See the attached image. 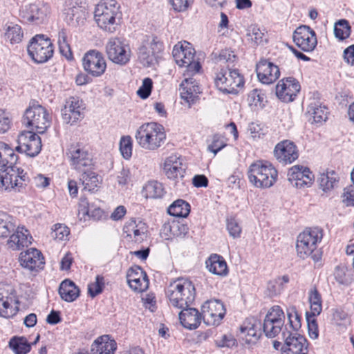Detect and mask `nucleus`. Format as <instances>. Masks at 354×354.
Listing matches in <instances>:
<instances>
[{
	"label": "nucleus",
	"mask_w": 354,
	"mask_h": 354,
	"mask_svg": "<svg viewBox=\"0 0 354 354\" xmlns=\"http://www.w3.org/2000/svg\"><path fill=\"white\" fill-rule=\"evenodd\" d=\"M212 55V59L216 62L227 63L229 66L230 64H233L236 59V56L234 52L230 49L222 50L218 54L213 53Z\"/></svg>",
	"instance_id": "nucleus-48"
},
{
	"label": "nucleus",
	"mask_w": 354,
	"mask_h": 354,
	"mask_svg": "<svg viewBox=\"0 0 354 354\" xmlns=\"http://www.w3.org/2000/svg\"><path fill=\"white\" fill-rule=\"evenodd\" d=\"M292 38L295 44L305 52L313 51L317 44L315 32L306 25L297 28L293 32Z\"/></svg>",
	"instance_id": "nucleus-21"
},
{
	"label": "nucleus",
	"mask_w": 354,
	"mask_h": 354,
	"mask_svg": "<svg viewBox=\"0 0 354 354\" xmlns=\"http://www.w3.org/2000/svg\"><path fill=\"white\" fill-rule=\"evenodd\" d=\"M84 109L83 101L76 97H71L66 100L61 110L62 118L64 123L73 125L84 118Z\"/></svg>",
	"instance_id": "nucleus-22"
},
{
	"label": "nucleus",
	"mask_w": 354,
	"mask_h": 354,
	"mask_svg": "<svg viewBox=\"0 0 354 354\" xmlns=\"http://www.w3.org/2000/svg\"><path fill=\"white\" fill-rule=\"evenodd\" d=\"M82 204L81 205L84 206L86 209V214L92 218H93L95 220H99L100 219L103 214L104 212L103 210L100 208H93V206H91L88 202L86 201V198H82L81 199Z\"/></svg>",
	"instance_id": "nucleus-55"
},
{
	"label": "nucleus",
	"mask_w": 354,
	"mask_h": 354,
	"mask_svg": "<svg viewBox=\"0 0 354 354\" xmlns=\"http://www.w3.org/2000/svg\"><path fill=\"white\" fill-rule=\"evenodd\" d=\"M162 43L155 36L147 35L138 49V59L145 67H149L157 62L158 54L162 51Z\"/></svg>",
	"instance_id": "nucleus-10"
},
{
	"label": "nucleus",
	"mask_w": 354,
	"mask_h": 354,
	"mask_svg": "<svg viewBox=\"0 0 354 354\" xmlns=\"http://www.w3.org/2000/svg\"><path fill=\"white\" fill-rule=\"evenodd\" d=\"M249 181L254 187L266 189L277 181L278 172L272 165L264 160H258L250 165L248 171Z\"/></svg>",
	"instance_id": "nucleus-6"
},
{
	"label": "nucleus",
	"mask_w": 354,
	"mask_h": 354,
	"mask_svg": "<svg viewBox=\"0 0 354 354\" xmlns=\"http://www.w3.org/2000/svg\"><path fill=\"white\" fill-rule=\"evenodd\" d=\"M300 84L294 77H289L280 80L276 86V94L283 102H290L300 91Z\"/></svg>",
	"instance_id": "nucleus-23"
},
{
	"label": "nucleus",
	"mask_w": 354,
	"mask_h": 354,
	"mask_svg": "<svg viewBox=\"0 0 354 354\" xmlns=\"http://www.w3.org/2000/svg\"><path fill=\"white\" fill-rule=\"evenodd\" d=\"M21 265L30 270L41 269L45 264L44 258L40 251L30 248L20 254Z\"/></svg>",
	"instance_id": "nucleus-27"
},
{
	"label": "nucleus",
	"mask_w": 354,
	"mask_h": 354,
	"mask_svg": "<svg viewBox=\"0 0 354 354\" xmlns=\"http://www.w3.org/2000/svg\"><path fill=\"white\" fill-rule=\"evenodd\" d=\"M287 316L289 320L290 327L295 331L298 330L301 326V319L295 307L288 310Z\"/></svg>",
	"instance_id": "nucleus-54"
},
{
	"label": "nucleus",
	"mask_w": 354,
	"mask_h": 354,
	"mask_svg": "<svg viewBox=\"0 0 354 354\" xmlns=\"http://www.w3.org/2000/svg\"><path fill=\"white\" fill-rule=\"evenodd\" d=\"M180 309L179 319L181 324L189 330L197 328L203 318L202 312L200 313L196 308L189 306Z\"/></svg>",
	"instance_id": "nucleus-28"
},
{
	"label": "nucleus",
	"mask_w": 354,
	"mask_h": 354,
	"mask_svg": "<svg viewBox=\"0 0 354 354\" xmlns=\"http://www.w3.org/2000/svg\"><path fill=\"white\" fill-rule=\"evenodd\" d=\"M185 83L180 84V97L189 104L194 101L195 95L194 93L199 91L198 86H186Z\"/></svg>",
	"instance_id": "nucleus-49"
},
{
	"label": "nucleus",
	"mask_w": 354,
	"mask_h": 354,
	"mask_svg": "<svg viewBox=\"0 0 354 354\" xmlns=\"http://www.w3.org/2000/svg\"><path fill=\"white\" fill-rule=\"evenodd\" d=\"M288 176L290 181L295 180V185L297 187L308 185L313 179L310 169L299 165L292 167L288 171Z\"/></svg>",
	"instance_id": "nucleus-30"
},
{
	"label": "nucleus",
	"mask_w": 354,
	"mask_h": 354,
	"mask_svg": "<svg viewBox=\"0 0 354 354\" xmlns=\"http://www.w3.org/2000/svg\"><path fill=\"white\" fill-rule=\"evenodd\" d=\"M104 286V279L101 275H97L95 277V281L91 283L88 286V292L91 297H95L100 294Z\"/></svg>",
	"instance_id": "nucleus-51"
},
{
	"label": "nucleus",
	"mask_w": 354,
	"mask_h": 354,
	"mask_svg": "<svg viewBox=\"0 0 354 354\" xmlns=\"http://www.w3.org/2000/svg\"><path fill=\"white\" fill-rule=\"evenodd\" d=\"M94 18L98 26L113 32L118 26L117 19H121L120 5L115 0H101L94 11Z\"/></svg>",
	"instance_id": "nucleus-5"
},
{
	"label": "nucleus",
	"mask_w": 354,
	"mask_h": 354,
	"mask_svg": "<svg viewBox=\"0 0 354 354\" xmlns=\"http://www.w3.org/2000/svg\"><path fill=\"white\" fill-rule=\"evenodd\" d=\"M120 151L124 159H129L132 156V140L129 136H123L120 142Z\"/></svg>",
	"instance_id": "nucleus-50"
},
{
	"label": "nucleus",
	"mask_w": 354,
	"mask_h": 354,
	"mask_svg": "<svg viewBox=\"0 0 354 354\" xmlns=\"http://www.w3.org/2000/svg\"><path fill=\"white\" fill-rule=\"evenodd\" d=\"M179 158L176 156H170L167 158L164 165V170L168 178L177 180L182 179L185 172V168Z\"/></svg>",
	"instance_id": "nucleus-31"
},
{
	"label": "nucleus",
	"mask_w": 354,
	"mask_h": 354,
	"mask_svg": "<svg viewBox=\"0 0 354 354\" xmlns=\"http://www.w3.org/2000/svg\"><path fill=\"white\" fill-rule=\"evenodd\" d=\"M308 301L310 305V311H307L308 314L319 315L322 310V299L321 295L315 287L310 290Z\"/></svg>",
	"instance_id": "nucleus-42"
},
{
	"label": "nucleus",
	"mask_w": 354,
	"mask_h": 354,
	"mask_svg": "<svg viewBox=\"0 0 354 354\" xmlns=\"http://www.w3.org/2000/svg\"><path fill=\"white\" fill-rule=\"evenodd\" d=\"M123 230L128 236L131 237L132 234H133V239L136 242L142 241L143 236L147 232L145 224L142 222H139L137 224L135 219H131L127 222Z\"/></svg>",
	"instance_id": "nucleus-35"
},
{
	"label": "nucleus",
	"mask_w": 354,
	"mask_h": 354,
	"mask_svg": "<svg viewBox=\"0 0 354 354\" xmlns=\"http://www.w3.org/2000/svg\"><path fill=\"white\" fill-rule=\"evenodd\" d=\"M167 212L175 217L185 218L190 212V205L185 201L178 199L170 205Z\"/></svg>",
	"instance_id": "nucleus-39"
},
{
	"label": "nucleus",
	"mask_w": 354,
	"mask_h": 354,
	"mask_svg": "<svg viewBox=\"0 0 354 354\" xmlns=\"http://www.w3.org/2000/svg\"><path fill=\"white\" fill-rule=\"evenodd\" d=\"M9 346L15 354H26L30 351L31 345L24 337H14L9 342Z\"/></svg>",
	"instance_id": "nucleus-43"
},
{
	"label": "nucleus",
	"mask_w": 354,
	"mask_h": 354,
	"mask_svg": "<svg viewBox=\"0 0 354 354\" xmlns=\"http://www.w3.org/2000/svg\"><path fill=\"white\" fill-rule=\"evenodd\" d=\"M322 230L313 227L305 230L297 236L296 249L298 256L304 259L310 257L315 262L321 259V253L317 250V243L322 239Z\"/></svg>",
	"instance_id": "nucleus-4"
},
{
	"label": "nucleus",
	"mask_w": 354,
	"mask_h": 354,
	"mask_svg": "<svg viewBox=\"0 0 354 354\" xmlns=\"http://www.w3.org/2000/svg\"><path fill=\"white\" fill-rule=\"evenodd\" d=\"M334 34L339 40L348 38L351 34V26L347 20L341 19L335 24Z\"/></svg>",
	"instance_id": "nucleus-45"
},
{
	"label": "nucleus",
	"mask_w": 354,
	"mask_h": 354,
	"mask_svg": "<svg viewBox=\"0 0 354 354\" xmlns=\"http://www.w3.org/2000/svg\"><path fill=\"white\" fill-rule=\"evenodd\" d=\"M58 45L60 53L68 60H71L73 59V53L67 41L66 34L63 30L59 32Z\"/></svg>",
	"instance_id": "nucleus-47"
},
{
	"label": "nucleus",
	"mask_w": 354,
	"mask_h": 354,
	"mask_svg": "<svg viewBox=\"0 0 354 354\" xmlns=\"http://www.w3.org/2000/svg\"><path fill=\"white\" fill-rule=\"evenodd\" d=\"M28 182L27 173L16 166L0 171V191L21 192Z\"/></svg>",
	"instance_id": "nucleus-9"
},
{
	"label": "nucleus",
	"mask_w": 354,
	"mask_h": 354,
	"mask_svg": "<svg viewBox=\"0 0 354 354\" xmlns=\"http://www.w3.org/2000/svg\"><path fill=\"white\" fill-rule=\"evenodd\" d=\"M127 280L130 288L136 292H143L149 287V283L147 273L138 266L128 270Z\"/></svg>",
	"instance_id": "nucleus-25"
},
{
	"label": "nucleus",
	"mask_w": 354,
	"mask_h": 354,
	"mask_svg": "<svg viewBox=\"0 0 354 354\" xmlns=\"http://www.w3.org/2000/svg\"><path fill=\"white\" fill-rule=\"evenodd\" d=\"M50 13V6L47 3L41 5L29 3L23 6L19 11V16L27 23L41 24L45 21Z\"/></svg>",
	"instance_id": "nucleus-15"
},
{
	"label": "nucleus",
	"mask_w": 354,
	"mask_h": 354,
	"mask_svg": "<svg viewBox=\"0 0 354 354\" xmlns=\"http://www.w3.org/2000/svg\"><path fill=\"white\" fill-rule=\"evenodd\" d=\"M82 64L84 71L95 77L102 76L106 68V63L102 53L97 50L88 51L83 57Z\"/></svg>",
	"instance_id": "nucleus-19"
},
{
	"label": "nucleus",
	"mask_w": 354,
	"mask_h": 354,
	"mask_svg": "<svg viewBox=\"0 0 354 354\" xmlns=\"http://www.w3.org/2000/svg\"><path fill=\"white\" fill-rule=\"evenodd\" d=\"M263 94L260 90L254 89L250 92L248 96V102L250 106H254L255 107L263 106Z\"/></svg>",
	"instance_id": "nucleus-53"
},
{
	"label": "nucleus",
	"mask_w": 354,
	"mask_h": 354,
	"mask_svg": "<svg viewBox=\"0 0 354 354\" xmlns=\"http://www.w3.org/2000/svg\"><path fill=\"white\" fill-rule=\"evenodd\" d=\"M142 192L147 198H160L165 193L162 184L156 180L148 182L143 187Z\"/></svg>",
	"instance_id": "nucleus-41"
},
{
	"label": "nucleus",
	"mask_w": 354,
	"mask_h": 354,
	"mask_svg": "<svg viewBox=\"0 0 354 354\" xmlns=\"http://www.w3.org/2000/svg\"><path fill=\"white\" fill-rule=\"evenodd\" d=\"M227 229L230 235L233 238L240 236L241 227L234 218H230L227 219Z\"/></svg>",
	"instance_id": "nucleus-58"
},
{
	"label": "nucleus",
	"mask_w": 354,
	"mask_h": 354,
	"mask_svg": "<svg viewBox=\"0 0 354 354\" xmlns=\"http://www.w3.org/2000/svg\"><path fill=\"white\" fill-rule=\"evenodd\" d=\"M284 344L281 348V354H307L306 339L297 333L288 330L287 326L282 330Z\"/></svg>",
	"instance_id": "nucleus-13"
},
{
	"label": "nucleus",
	"mask_w": 354,
	"mask_h": 354,
	"mask_svg": "<svg viewBox=\"0 0 354 354\" xmlns=\"http://www.w3.org/2000/svg\"><path fill=\"white\" fill-rule=\"evenodd\" d=\"M90 169L91 168H87L83 170L80 179L84 185V189L94 192L101 183V180L99 179L98 176L95 172Z\"/></svg>",
	"instance_id": "nucleus-36"
},
{
	"label": "nucleus",
	"mask_w": 354,
	"mask_h": 354,
	"mask_svg": "<svg viewBox=\"0 0 354 354\" xmlns=\"http://www.w3.org/2000/svg\"><path fill=\"white\" fill-rule=\"evenodd\" d=\"M216 344L218 347H232L236 346V340L232 335H223L220 340H216Z\"/></svg>",
	"instance_id": "nucleus-63"
},
{
	"label": "nucleus",
	"mask_w": 354,
	"mask_h": 354,
	"mask_svg": "<svg viewBox=\"0 0 354 354\" xmlns=\"http://www.w3.org/2000/svg\"><path fill=\"white\" fill-rule=\"evenodd\" d=\"M289 282V277L283 275V277H278L274 280V285L272 286L273 293L274 295L279 294L283 289L284 284Z\"/></svg>",
	"instance_id": "nucleus-64"
},
{
	"label": "nucleus",
	"mask_w": 354,
	"mask_h": 354,
	"mask_svg": "<svg viewBox=\"0 0 354 354\" xmlns=\"http://www.w3.org/2000/svg\"><path fill=\"white\" fill-rule=\"evenodd\" d=\"M169 2L174 10L184 12L194 3V0H169Z\"/></svg>",
	"instance_id": "nucleus-61"
},
{
	"label": "nucleus",
	"mask_w": 354,
	"mask_h": 354,
	"mask_svg": "<svg viewBox=\"0 0 354 354\" xmlns=\"http://www.w3.org/2000/svg\"><path fill=\"white\" fill-rule=\"evenodd\" d=\"M284 313L280 306H273L266 315L263 330L268 337H274L283 329Z\"/></svg>",
	"instance_id": "nucleus-20"
},
{
	"label": "nucleus",
	"mask_w": 354,
	"mask_h": 354,
	"mask_svg": "<svg viewBox=\"0 0 354 354\" xmlns=\"http://www.w3.org/2000/svg\"><path fill=\"white\" fill-rule=\"evenodd\" d=\"M172 54L176 63L180 67H186L187 71L192 74L198 73L201 69L200 63L194 60L193 48L176 44L173 48Z\"/></svg>",
	"instance_id": "nucleus-16"
},
{
	"label": "nucleus",
	"mask_w": 354,
	"mask_h": 354,
	"mask_svg": "<svg viewBox=\"0 0 354 354\" xmlns=\"http://www.w3.org/2000/svg\"><path fill=\"white\" fill-rule=\"evenodd\" d=\"M317 315H312L306 313V319L307 322V326L308 335L311 339H315L319 336L318 325L315 318Z\"/></svg>",
	"instance_id": "nucleus-52"
},
{
	"label": "nucleus",
	"mask_w": 354,
	"mask_h": 354,
	"mask_svg": "<svg viewBox=\"0 0 354 354\" xmlns=\"http://www.w3.org/2000/svg\"><path fill=\"white\" fill-rule=\"evenodd\" d=\"M307 113L313 116L315 122L319 123L327 119L328 109L319 102L315 101L308 106Z\"/></svg>",
	"instance_id": "nucleus-38"
},
{
	"label": "nucleus",
	"mask_w": 354,
	"mask_h": 354,
	"mask_svg": "<svg viewBox=\"0 0 354 354\" xmlns=\"http://www.w3.org/2000/svg\"><path fill=\"white\" fill-rule=\"evenodd\" d=\"M318 182L320 187L324 192H328L332 189L335 185L337 183L335 177V172L334 171L323 173L319 175Z\"/></svg>",
	"instance_id": "nucleus-44"
},
{
	"label": "nucleus",
	"mask_w": 354,
	"mask_h": 354,
	"mask_svg": "<svg viewBox=\"0 0 354 354\" xmlns=\"http://www.w3.org/2000/svg\"><path fill=\"white\" fill-rule=\"evenodd\" d=\"M274 154L279 162L284 164L291 163L298 158L297 147L290 140L278 143L275 146Z\"/></svg>",
	"instance_id": "nucleus-26"
},
{
	"label": "nucleus",
	"mask_w": 354,
	"mask_h": 354,
	"mask_svg": "<svg viewBox=\"0 0 354 354\" xmlns=\"http://www.w3.org/2000/svg\"><path fill=\"white\" fill-rule=\"evenodd\" d=\"M66 20L69 25L77 26L84 24L86 15L84 8L81 6L69 8L66 12Z\"/></svg>",
	"instance_id": "nucleus-37"
},
{
	"label": "nucleus",
	"mask_w": 354,
	"mask_h": 354,
	"mask_svg": "<svg viewBox=\"0 0 354 354\" xmlns=\"http://www.w3.org/2000/svg\"><path fill=\"white\" fill-rule=\"evenodd\" d=\"M206 267L214 274L225 276L227 274V263L223 257L214 254L206 261Z\"/></svg>",
	"instance_id": "nucleus-32"
},
{
	"label": "nucleus",
	"mask_w": 354,
	"mask_h": 354,
	"mask_svg": "<svg viewBox=\"0 0 354 354\" xmlns=\"http://www.w3.org/2000/svg\"><path fill=\"white\" fill-rule=\"evenodd\" d=\"M342 202L346 206H354V185H350L344 188Z\"/></svg>",
	"instance_id": "nucleus-60"
},
{
	"label": "nucleus",
	"mask_w": 354,
	"mask_h": 354,
	"mask_svg": "<svg viewBox=\"0 0 354 354\" xmlns=\"http://www.w3.org/2000/svg\"><path fill=\"white\" fill-rule=\"evenodd\" d=\"M135 138L141 148L154 151L163 145L166 134L162 125L156 122H148L143 124L137 129Z\"/></svg>",
	"instance_id": "nucleus-3"
},
{
	"label": "nucleus",
	"mask_w": 354,
	"mask_h": 354,
	"mask_svg": "<svg viewBox=\"0 0 354 354\" xmlns=\"http://www.w3.org/2000/svg\"><path fill=\"white\" fill-rule=\"evenodd\" d=\"M22 123L30 128L32 131L35 130L37 133L41 134L50 127V118L46 108L34 101L26 109L22 118Z\"/></svg>",
	"instance_id": "nucleus-7"
},
{
	"label": "nucleus",
	"mask_w": 354,
	"mask_h": 354,
	"mask_svg": "<svg viewBox=\"0 0 354 354\" xmlns=\"http://www.w3.org/2000/svg\"><path fill=\"white\" fill-rule=\"evenodd\" d=\"M5 37L12 44L20 42L23 37L21 26L11 23L6 28Z\"/></svg>",
	"instance_id": "nucleus-46"
},
{
	"label": "nucleus",
	"mask_w": 354,
	"mask_h": 354,
	"mask_svg": "<svg viewBox=\"0 0 354 354\" xmlns=\"http://www.w3.org/2000/svg\"><path fill=\"white\" fill-rule=\"evenodd\" d=\"M247 37L248 39L259 44L263 41L264 33L256 26H252L248 30Z\"/></svg>",
	"instance_id": "nucleus-57"
},
{
	"label": "nucleus",
	"mask_w": 354,
	"mask_h": 354,
	"mask_svg": "<svg viewBox=\"0 0 354 354\" xmlns=\"http://www.w3.org/2000/svg\"><path fill=\"white\" fill-rule=\"evenodd\" d=\"M11 120L8 113L0 109V133H4L10 128Z\"/></svg>",
	"instance_id": "nucleus-62"
},
{
	"label": "nucleus",
	"mask_w": 354,
	"mask_h": 354,
	"mask_svg": "<svg viewBox=\"0 0 354 354\" xmlns=\"http://www.w3.org/2000/svg\"><path fill=\"white\" fill-rule=\"evenodd\" d=\"M117 348L116 342L109 335L97 337L91 344V354H114Z\"/></svg>",
	"instance_id": "nucleus-29"
},
{
	"label": "nucleus",
	"mask_w": 354,
	"mask_h": 354,
	"mask_svg": "<svg viewBox=\"0 0 354 354\" xmlns=\"http://www.w3.org/2000/svg\"><path fill=\"white\" fill-rule=\"evenodd\" d=\"M153 87L152 80L149 77H146L142 81V86L137 91V94L142 99H147L151 94Z\"/></svg>",
	"instance_id": "nucleus-56"
},
{
	"label": "nucleus",
	"mask_w": 354,
	"mask_h": 354,
	"mask_svg": "<svg viewBox=\"0 0 354 354\" xmlns=\"http://www.w3.org/2000/svg\"><path fill=\"white\" fill-rule=\"evenodd\" d=\"M80 292L78 287L69 279L63 281L59 288L61 298L67 302L75 301L79 297Z\"/></svg>",
	"instance_id": "nucleus-33"
},
{
	"label": "nucleus",
	"mask_w": 354,
	"mask_h": 354,
	"mask_svg": "<svg viewBox=\"0 0 354 354\" xmlns=\"http://www.w3.org/2000/svg\"><path fill=\"white\" fill-rule=\"evenodd\" d=\"M256 72L261 82L270 84L280 75L279 67L267 59H261L256 65Z\"/></svg>",
	"instance_id": "nucleus-24"
},
{
	"label": "nucleus",
	"mask_w": 354,
	"mask_h": 354,
	"mask_svg": "<svg viewBox=\"0 0 354 354\" xmlns=\"http://www.w3.org/2000/svg\"><path fill=\"white\" fill-rule=\"evenodd\" d=\"M17 160L18 156L14 149L8 145L0 142V167H15Z\"/></svg>",
	"instance_id": "nucleus-34"
},
{
	"label": "nucleus",
	"mask_w": 354,
	"mask_h": 354,
	"mask_svg": "<svg viewBox=\"0 0 354 354\" xmlns=\"http://www.w3.org/2000/svg\"><path fill=\"white\" fill-rule=\"evenodd\" d=\"M260 326L261 324L257 319L254 317L248 318L240 326V333L245 334V336L253 337L257 340L261 335V333L257 329Z\"/></svg>",
	"instance_id": "nucleus-40"
},
{
	"label": "nucleus",
	"mask_w": 354,
	"mask_h": 354,
	"mask_svg": "<svg viewBox=\"0 0 354 354\" xmlns=\"http://www.w3.org/2000/svg\"><path fill=\"white\" fill-rule=\"evenodd\" d=\"M28 53L36 63H44L53 55V46L50 39L44 35H37L28 46Z\"/></svg>",
	"instance_id": "nucleus-11"
},
{
	"label": "nucleus",
	"mask_w": 354,
	"mask_h": 354,
	"mask_svg": "<svg viewBox=\"0 0 354 354\" xmlns=\"http://www.w3.org/2000/svg\"><path fill=\"white\" fill-rule=\"evenodd\" d=\"M169 304L176 308L190 306L196 297L193 283L187 279L178 278L171 282L166 290Z\"/></svg>",
	"instance_id": "nucleus-2"
},
{
	"label": "nucleus",
	"mask_w": 354,
	"mask_h": 354,
	"mask_svg": "<svg viewBox=\"0 0 354 354\" xmlns=\"http://www.w3.org/2000/svg\"><path fill=\"white\" fill-rule=\"evenodd\" d=\"M203 319L209 326H218L225 315V308L218 299L206 301L201 306Z\"/></svg>",
	"instance_id": "nucleus-17"
},
{
	"label": "nucleus",
	"mask_w": 354,
	"mask_h": 354,
	"mask_svg": "<svg viewBox=\"0 0 354 354\" xmlns=\"http://www.w3.org/2000/svg\"><path fill=\"white\" fill-rule=\"evenodd\" d=\"M225 144L221 139V136L218 134H215L212 137V142L210 145H208V151L214 153L216 155L219 151H221L223 148H224Z\"/></svg>",
	"instance_id": "nucleus-59"
},
{
	"label": "nucleus",
	"mask_w": 354,
	"mask_h": 354,
	"mask_svg": "<svg viewBox=\"0 0 354 354\" xmlns=\"http://www.w3.org/2000/svg\"><path fill=\"white\" fill-rule=\"evenodd\" d=\"M105 48L107 57L112 62L123 66L129 62L131 55V49L123 39L110 38Z\"/></svg>",
	"instance_id": "nucleus-12"
},
{
	"label": "nucleus",
	"mask_w": 354,
	"mask_h": 354,
	"mask_svg": "<svg viewBox=\"0 0 354 354\" xmlns=\"http://www.w3.org/2000/svg\"><path fill=\"white\" fill-rule=\"evenodd\" d=\"M7 245L13 250H20L31 243L32 236L24 226H17L16 219L8 214L0 215V238L10 236Z\"/></svg>",
	"instance_id": "nucleus-1"
},
{
	"label": "nucleus",
	"mask_w": 354,
	"mask_h": 354,
	"mask_svg": "<svg viewBox=\"0 0 354 354\" xmlns=\"http://www.w3.org/2000/svg\"><path fill=\"white\" fill-rule=\"evenodd\" d=\"M17 142L15 151L25 153L30 157L36 156L41 149L40 137L32 131H22L18 136Z\"/></svg>",
	"instance_id": "nucleus-14"
},
{
	"label": "nucleus",
	"mask_w": 354,
	"mask_h": 354,
	"mask_svg": "<svg viewBox=\"0 0 354 354\" xmlns=\"http://www.w3.org/2000/svg\"><path fill=\"white\" fill-rule=\"evenodd\" d=\"M243 76L238 69H233L229 65L222 68L215 77L216 87L223 93L237 94L239 89L244 86Z\"/></svg>",
	"instance_id": "nucleus-8"
},
{
	"label": "nucleus",
	"mask_w": 354,
	"mask_h": 354,
	"mask_svg": "<svg viewBox=\"0 0 354 354\" xmlns=\"http://www.w3.org/2000/svg\"><path fill=\"white\" fill-rule=\"evenodd\" d=\"M66 154L73 168L81 172L87 168H91L93 159L84 147L79 144H73L68 149Z\"/></svg>",
	"instance_id": "nucleus-18"
}]
</instances>
